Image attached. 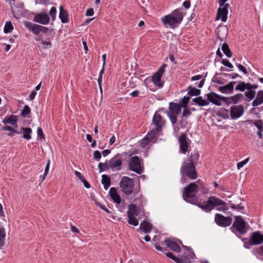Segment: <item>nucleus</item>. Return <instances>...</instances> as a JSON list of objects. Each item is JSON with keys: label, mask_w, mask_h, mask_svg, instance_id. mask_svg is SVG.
<instances>
[{"label": "nucleus", "mask_w": 263, "mask_h": 263, "mask_svg": "<svg viewBox=\"0 0 263 263\" xmlns=\"http://www.w3.org/2000/svg\"><path fill=\"white\" fill-rule=\"evenodd\" d=\"M198 186L195 183H190L184 188L183 199L193 204H195L206 212H210L219 205H224L226 202L216 196L210 197L207 201H198L196 195Z\"/></svg>", "instance_id": "f257e3e1"}, {"label": "nucleus", "mask_w": 263, "mask_h": 263, "mask_svg": "<svg viewBox=\"0 0 263 263\" xmlns=\"http://www.w3.org/2000/svg\"><path fill=\"white\" fill-rule=\"evenodd\" d=\"M183 15L180 9H176L168 15L161 17L163 25L168 28L173 29L178 26L183 20Z\"/></svg>", "instance_id": "f03ea898"}, {"label": "nucleus", "mask_w": 263, "mask_h": 263, "mask_svg": "<svg viewBox=\"0 0 263 263\" xmlns=\"http://www.w3.org/2000/svg\"><path fill=\"white\" fill-rule=\"evenodd\" d=\"M180 173L182 175L181 182L182 183L185 182L184 176L191 180H195L197 178V173L196 171L195 165L194 163V159L192 155L189 157V162L184 164L180 168Z\"/></svg>", "instance_id": "7ed1b4c3"}, {"label": "nucleus", "mask_w": 263, "mask_h": 263, "mask_svg": "<svg viewBox=\"0 0 263 263\" xmlns=\"http://www.w3.org/2000/svg\"><path fill=\"white\" fill-rule=\"evenodd\" d=\"M235 220L230 230L236 235L238 233L240 235L245 234L248 230L249 226L247 224L241 216H234Z\"/></svg>", "instance_id": "20e7f679"}, {"label": "nucleus", "mask_w": 263, "mask_h": 263, "mask_svg": "<svg viewBox=\"0 0 263 263\" xmlns=\"http://www.w3.org/2000/svg\"><path fill=\"white\" fill-rule=\"evenodd\" d=\"M121 191L126 196H130L133 193L134 195L136 193L134 192V181L133 179H132L128 177L124 176L123 177L119 183Z\"/></svg>", "instance_id": "39448f33"}, {"label": "nucleus", "mask_w": 263, "mask_h": 263, "mask_svg": "<svg viewBox=\"0 0 263 263\" xmlns=\"http://www.w3.org/2000/svg\"><path fill=\"white\" fill-rule=\"evenodd\" d=\"M244 247L249 249L250 246L260 245L263 242V234L260 231H255L251 233L249 238H242Z\"/></svg>", "instance_id": "423d86ee"}, {"label": "nucleus", "mask_w": 263, "mask_h": 263, "mask_svg": "<svg viewBox=\"0 0 263 263\" xmlns=\"http://www.w3.org/2000/svg\"><path fill=\"white\" fill-rule=\"evenodd\" d=\"M181 110V105L180 104L173 102L169 103L168 111L167 112V115L173 125L176 124L177 115L180 113Z\"/></svg>", "instance_id": "0eeeda50"}, {"label": "nucleus", "mask_w": 263, "mask_h": 263, "mask_svg": "<svg viewBox=\"0 0 263 263\" xmlns=\"http://www.w3.org/2000/svg\"><path fill=\"white\" fill-rule=\"evenodd\" d=\"M167 66L166 64H163L158 70L152 77V81L154 84L159 88H162L164 85V82L161 81V78L165 71V68Z\"/></svg>", "instance_id": "6e6552de"}, {"label": "nucleus", "mask_w": 263, "mask_h": 263, "mask_svg": "<svg viewBox=\"0 0 263 263\" xmlns=\"http://www.w3.org/2000/svg\"><path fill=\"white\" fill-rule=\"evenodd\" d=\"M179 152L185 154L189 151L191 141L187 137L185 133H181L178 137Z\"/></svg>", "instance_id": "1a4fd4ad"}, {"label": "nucleus", "mask_w": 263, "mask_h": 263, "mask_svg": "<svg viewBox=\"0 0 263 263\" xmlns=\"http://www.w3.org/2000/svg\"><path fill=\"white\" fill-rule=\"evenodd\" d=\"M129 167L130 170L138 174H141L143 172L142 167L140 164V159L137 156L132 157L130 158L129 162Z\"/></svg>", "instance_id": "9d476101"}, {"label": "nucleus", "mask_w": 263, "mask_h": 263, "mask_svg": "<svg viewBox=\"0 0 263 263\" xmlns=\"http://www.w3.org/2000/svg\"><path fill=\"white\" fill-rule=\"evenodd\" d=\"M215 221L220 227H227L232 224V218L230 216L226 217L222 214L217 213L215 215Z\"/></svg>", "instance_id": "9b49d317"}, {"label": "nucleus", "mask_w": 263, "mask_h": 263, "mask_svg": "<svg viewBox=\"0 0 263 263\" xmlns=\"http://www.w3.org/2000/svg\"><path fill=\"white\" fill-rule=\"evenodd\" d=\"M110 169L113 171H120L122 168V159L119 154L115 155L109 160Z\"/></svg>", "instance_id": "f8f14e48"}, {"label": "nucleus", "mask_w": 263, "mask_h": 263, "mask_svg": "<svg viewBox=\"0 0 263 263\" xmlns=\"http://www.w3.org/2000/svg\"><path fill=\"white\" fill-rule=\"evenodd\" d=\"M36 37H35L36 41L40 42L43 47L45 48H50L51 46V42L50 41V37L52 36H49L48 34H35Z\"/></svg>", "instance_id": "ddd939ff"}, {"label": "nucleus", "mask_w": 263, "mask_h": 263, "mask_svg": "<svg viewBox=\"0 0 263 263\" xmlns=\"http://www.w3.org/2000/svg\"><path fill=\"white\" fill-rule=\"evenodd\" d=\"M25 25L29 31L33 33H47L48 31L47 28L35 24H32L30 22H25Z\"/></svg>", "instance_id": "4468645a"}, {"label": "nucleus", "mask_w": 263, "mask_h": 263, "mask_svg": "<svg viewBox=\"0 0 263 263\" xmlns=\"http://www.w3.org/2000/svg\"><path fill=\"white\" fill-rule=\"evenodd\" d=\"M230 109L231 118L233 120L240 117L244 112L243 106L242 105L232 106Z\"/></svg>", "instance_id": "2eb2a0df"}, {"label": "nucleus", "mask_w": 263, "mask_h": 263, "mask_svg": "<svg viewBox=\"0 0 263 263\" xmlns=\"http://www.w3.org/2000/svg\"><path fill=\"white\" fill-rule=\"evenodd\" d=\"M229 7V5L226 4L223 6L218 8L216 16L217 20H221L223 22L227 21Z\"/></svg>", "instance_id": "dca6fc26"}, {"label": "nucleus", "mask_w": 263, "mask_h": 263, "mask_svg": "<svg viewBox=\"0 0 263 263\" xmlns=\"http://www.w3.org/2000/svg\"><path fill=\"white\" fill-rule=\"evenodd\" d=\"M207 97V101L209 103L211 102L217 106H221V96L219 95L214 92L211 91L206 95Z\"/></svg>", "instance_id": "f3484780"}, {"label": "nucleus", "mask_w": 263, "mask_h": 263, "mask_svg": "<svg viewBox=\"0 0 263 263\" xmlns=\"http://www.w3.org/2000/svg\"><path fill=\"white\" fill-rule=\"evenodd\" d=\"M153 124H154L157 130H162V126L164 125L165 120L162 117L157 111L155 113L152 120Z\"/></svg>", "instance_id": "a211bd4d"}, {"label": "nucleus", "mask_w": 263, "mask_h": 263, "mask_svg": "<svg viewBox=\"0 0 263 263\" xmlns=\"http://www.w3.org/2000/svg\"><path fill=\"white\" fill-rule=\"evenodd\" d=\"M34 21L35 22L46 25L49 23L50 18L46 13H39L35 15Z\"/></svg>", "instance_id": "6ab92c4d"}, {"label": "nucleus", "mask_w": 263, "mask_h": 263, "mask_svg": "<svg viewBox=\"0 0 263 263\" xmlns=\"http://www.w3.org/2000/svg\"><path fill=\"white\" fill-rule=\"evenodd\" d=\"M164 242L167 247L174 252H179L181 251L180 246L176 242L170 239H166Z\"/></svg>", "instance_id": "aec40b11"}, {"label": "nucleus", "mask_w": 263, "mask_h": 263, "mask_svg": "<svg viewBox=\"0 0 263 263\" xmlns=\"http://www.w3.org/2000/svg\"><path fill=\"white\" fill-rule=\"evenodd\" d=\"M18 120V117L15 115H10L9 117L6 118L3 120V123L4 124H10L14 127H17V121Z\"/></svg>", "instance_id": "412c9836"}, {"label": "nucleus", "mask_w": 263, "mask_h": 263, "mask_svg": "<svg viewBox=\"0 0 263 263\" xmlns=\"http://www.w3.org/2000/svg\"><path fill=\"white\" fill-rule=\"evenodd\" d=\"M109 194L110 197L115 203L120 204L121 202V197L120 195L117 193L116 188L111 187L109 190Z\"/></svg>", "instance_id": "4be33fe9"}, {"label": "nucleus", "mask_w": 263, "mask_h": 263, "mask_svg": "<svg viewBox=\"0 0 263 263\" xmlns=\"http://www.w3.org/2000/svg\"><path fill=\"white\" fill-rule=\"evenodd\" d=\"M152 225L147 221H142L140 225V229L145 233H149L151 232Z\"/></svg>", "instance_id": "5701e85b"}, {"label": "nucleus", "mask_w": 263, "mask_h": 263, "mask_svg": "<svg viewBox=\"0 0 263 263\" xmlns=\"http://www.w3.org/2000/svg\"><path fill=\"white\" fill-rule=\"evenodd\" d=\"M192 101L199 106H204L209 105V102L207 100H204L201 96L194 98Z\"/></svg>", "instance_id": "b1692460"}, {"label": "nucleus", "mask_w": 263, "mask_h": 263, "mask_svg": "<svg viewBox=\"0 0 263 263\" xmlns=\"http://www.w3.org/2000/svg\"><path fill=\"white\" fill-rule=\"evenodd\" d=\"M166 255L167 257L171 258L173 260H174L177 263H187L190 262V261L188 260V259H186L185 258H179L176 256H175L172 253L167 252L166 253Z\"/></svg>", "instance_id": "393cba45"}, {"label": "nucleus", "mask_w": 263, "mask_h": 263, "mask_svg": "<svg viewBox=\"0 0 263 263\" xmlns=\"http://www.w3.org/2000/svg\"><path fill=\"white\" fill-rule=\"evenodd\" d=\"M217 89L223 93L231 94L234 91L233 89L231 87V85H229V83L222 86H218Z\"/></svg>", "instance_id": "a878e982"}, {"label": "nucleus", "mask_w": 263, "mask_h": 263, "mask_svg": "<svg viewBox=\"0 0 263 263\" xmlns=\"http://www.w3.org/2000/svg\"><path fill=\"white\" fill-rule=\"evenodd\" d=\"M128 216H138L137 206L135 204L131 203L128 205V210L127 212Z\"/></svg>", "instance_id": "bb28decb"}, {"label": "nucleus", "mask_w": 263, "mask_h": 263, "mask_svg": "<svg viewBox=\"0 0 263 263\" xmlns=\"http://www.w3.org/2000/svg\"><path fill=\"white\" fill-rule=\"evenodd\" d=\"M101 183L103 185L105 190L108 189L111 184V181L109 177L107 175H103L102 176Z\"/></svg>", "instance_id": "cd10ccee"}, {"label": "nucleus", "mask_w": 263, "mask_h": 263, "mask_svg": "<svg viewBox=\"0 0 263 263\" xmlns=\"http://www.w3.org/2000/svg\"><path fill=\"white\" fill-rule=\"evenodd\" d=\"M187 90L188 91L187 94L191 96H198L201 93L200 89H197L192 86H189Z\"/></svg>", "instance_id": "c85d7f7f"}, {"label": "nucleus", "mask_w": 263, "mask_h": 263, "mask_svg": "<svg viewBox=\"0 0 263 263\" xmlns=\"http://www.w3.org/2000/svg\"><path fill=\"white\" fill-rule=\"evenodd\" d=\"M59 17L63 23H67L68 20V13L66 11L63 9L62 6L60 7Z\"/></svg>", "instance_id": "c756f323"}, {"label": "nucleus", "mask_w": 263, "mask_h": 263, "mask_svg": "<svg viewBox=\"0 0 263 263\" xmlns=\"http://www.w3.org/2000/svg\"><path fill=\"white\" fill-rule=\"evenodd\" d=\"M23 131V137L27 140H30L31 138V134L32 133V129L29 127H22L21 132Z\"/></svg>", "instance_id": "7c9ffc66"}, {"label": "nucleus", "mask_w": 263, "mask_h": 263, "mask_svg": "<svg viewBox=\"0 0 263 263\" xmlns=\"http://www.w3.org/2000/svg\"><path fill=\"white\" fill-rule=\"evenodd\" d=\"M191 114L192 112L190 109H187V107H184L180 121V125H182L184 119H186L187 117H190Z\"/></svg>", "instance_id": "2f4dec72"}, {"label": "nucleus", "mask_w": 263, "mask_h": 263, "mask_svg": "<svg viewBox=\"0 0 263 263\" xmlns=\"http://www.w3.org/2000/svg\"><path fill=\"white\" fill-rule=\"evenodd\" d=\"M98 168L99 172L101 173L104 171L107 170L110 168V165H109V161H106L105 163L100 162L98 164Z\"/></svg>", "instance_id": "473e14b6"}, {"label": "nucleus", "mask_w": 263, "mask_h": 263, "mask_svg": "<svg viewBox=\"0 0 263 263\" xmlns=\"http://www.w3.org/2000/svg\"><path fill=\"white\" fill-rule=\"evenodd\" d=\"M242 99H243V96L241 93H237L230 97V99L232 100V102L234 104L238 103V102Z\"/></svg>", "instance_id": "72a5a7b5"}, {"label": "nucleus", "mask_w": 263, "mask_h": 263, "mask_svg": "<svg viewBox=\"0 0 263 263\" xmlns=\"http://www.w3.org/2000/svg\"><path fill=\"white\" fill-rule=\"evenodd\" d=\"M222 50L224 54L228 57L231 58L232 57V52L226 43H224L222 46Z\"/></svg>", "instance_id": "f704fd0d"}, {"label": "nucleus", "mask_w": 263, "mask_h": 263, "mask_svg": "<svg viewBox=\"0 0 263 263\" xmlns=\"http://www.w3.org/2000/svg\"><path fill=\"white\" fill-rule=\"evenodd\" d=\"M31 113L30 108L28 105H25L24 107V108L21 112V116L23 118L28 117L29 115Z\"/></svg>", "instance_id": "c9c22d12"}, {"label": "nucleus", "mask_w": 263, "mask_h": 263, "mask_svg": "<svg viewBox=\"0 0 263 263\" xmlns=\"http://www.w3.org/2000/svg\"><path fill=\"white\" fill-rule=\"evenodd\" d=\"M256 92L255 90L247 91L245 92V96L247 98V101H250L255 97Z\"/></svg>", "instance_id": "e433bc0d"}, {"label": "nucleus", "mask_w": 263, "mask_h": 263, "mask_svg": "<svg viewBox=\"0 0 263 263\" xmlns=\"http://www.w3.org/2000/svg\"><path fill=\"white\" fill-rule=\"evenodd\" d=\"M5 231L4 228L0 229V249L5 245Z\"/></svg>", "instance_id": "4c0bfd02"}, {"label": "nucleus", "mask_w": 263, "mask_h": 263, "mask_svg": "<svg viewBox=\"0 0 263 263\" xmlns=\"http://www.w3.org/2000/svg\"><path fill=\"white\" fill-rule=\"evenodd\" d=\"M135 216H128V222L131 225L137 226L139 224V221Z\"/></svg>", "instance_id": "58836bf2"}, {"label": "nucleus", "mask_w": 263, "mask_h": 263, "mask_svg": "<svg viewBox=\"0 0 263 263\" xmlns=\"http://www.w3.org/2000/svg\"><path fill=\"white\" fill-rule=\"evenodd\" d=\"M246 83L244 81H239L238 85L235 87V90L244 91L246 89Z\"/></svg>", "instance_id": "ea45409f"}, {"label": "nucleus", "mask_w": 263, "mask_h": 263, "mask_svg": "<svg viewBox=\"0 0 263 263\" xmlns=\"http://www.w3.org/2000/svg\"><path fill=\"white\" fill-rule=\"evenodd\" d=\"M161 132L160 130H157V128L155 127V129H152L149 133L147 134V136H148L152 140L156 138L157 135L158 133Z\"/></svg>", "instance_id": "a19ab883"}, {"label": "nucleus", "mask_w": 263, "mask_h": 263, "mask_svg": "<svg viewBox=\"0 0 263 263\" xmlns=\"http://www.w3.org/2000/svg\"><path fill=\"white\" fill-rule=\"evenodd\" d=\"M13 27L11 22H7L4 28V33H9L12 31Z\"/></svg>", "instance_id": "79ce46f5"}, {"label": "nucleus", "mask_w": 263, "mask_h": 263, "mask_svg": "<svg viewBox=\"0 0 263 263\" xmlns=\"http://www.w3.org/2000/svg\"><path fill=\"white\" fill-rule=\"evenodd\" d=\"M253 124L258 128V131H263V121L261 120H255Z\"/></svg>", "instance_id": "37998d69"}, {"label": "nucleus", "mask_w": 263, "mask_h": 263, "mask_svg": "<svg viewBox=\"0 0 263 263\" xmlns=\"http://www.w3.org/2000/svg\"><path fill=\"white\" fill-rule=\"evenodd\" d=\"M152 139H150L148 136H146L141 141L140 145L142 147H144L147 146L151 141Z\"/></svg>", "instance_id": "c03bdc74"}, {"label": "nucleus", "mask_w": 263, "mask_h": 263, "mask_svg": "<svg viewBox=\"0 0 263 263\" xmlns=\"http://www.w3.org/2000/svg\"><path fill=\"white\" fill-rule=\"evenodd\" d=\"M2 130L5 131H10L11 133L17 134H20L21 133V131L17 130L16 129H14L12 127L10 126L6 125L5 126H3L2 127Z\"/></svg>", "instance_id": "a18cd8bd"}, {"label": "nucleus", "mask_w": 263, "mask_h": 263, "mask_svg": "<svg viewBox=\"0 0 263 263\" xmlns=\"http://www.w3.org/2000/svg\"><path fill=\"white\" fill-rule=\"evenodd\" d=\"M190 99V97L188 96H184L181 100L180 101V103H181V104H180L181 105V107H187V104L188 103V102L189 101Z\"/></svg>", "instance_id": "49530a36"}, {"label": "nucleus", "mask_w": 263, "mask_h": 263, "mask_svg": "<svg viewBox=\"0 0 263 263\" xmlns=\"http://www.w3.org/2000/svg\"><path fill=\"white\" fill-rule=\"evenodd\" d=\"M231 207L233 210H237L241 213H242V211L244 209V206L241 205L240 204L236 205L234 203H231Z\"/></svg>", "instance_id": "de8ad7c7"}, {"label": "nucleus", "mask_w": 263, "mask_h": 263, "mask_svg": "<svg viewBox=\"0 0 263 263\" xmlns=\"http://www.w3.org/2000/svg\"><path fill=\"white\" fill-rule=\"evenodd\" d=\"M255 255H263V245L253 250Z\"/></svg>", "instance_id": "09e8293b"}, {"label": "nucleus", "mask_w": 263, "mask_h": 263, "mask_svg": "<svg viewBox=\"0 0 263 263\" xmlns=\"http://www.w3.org/2000/svg\"><path fill=\"white\" fill-rule=\"evenodd\" d=\"M221 63L225 66H227L230 68H233V65L227 59H223L221 61Z\"/></svg>", "instance_id": "8fccbe9b"}, {"label": "nucleus", "mask_w": 263, "mask_h": 263, "mask_svg": "<svg viewBox=\"0 0 263 263\" xmlns=\"http://www.w3.org/2000/svg\"><path fill=\"white\" fill-rule=\"evenodd\" d=\"M56 13H57V9L55 8V7H52L51 8V9L50 10L49 14L51 16V18H52L53 20H54V18H55Z\"/></svg>", "instance_id": "3c124183"}, {"label": "nucleus", "mask_w": 263, "mask_h": 263, "mask_svg": "<svg viewBox=\"0 0 263 263\" xmlns=\"http://www.w3.org/2000/svg\"><path fill=\"white\" fill-rule=\"evenodd\" d=\"M93 156L95 160L99 161L101 158V153L100 151L97 150L93 152Z\"/></svg>", "instance_id": "603ef678"}, {"label": "nucleus", "mask_w": 263, "mask_h": 263, "mask_svg": "<svg viewBox=\"0 0 263 263\" xmlns=\"http://www.w3.org/2000/svg\"><path fill=\"white\" fill-rule=\"evenodd\" d=\"M249 160V158H247L245 160H243V161H242L241 162H238L237 163V168L238 169H240L241 167H242L246 164L247 163V162H248Z\"/></svg>", "instance_id": "864d4df0"}, {"label": "nucleus", "mask_w": 263, "mask_h": 263, "mask_svg": "<svg viewBox=\"0 0 263 263\" xmlns=\"http://www.w3.org/2000/svg\"><path fill=\"white\" fill-rule=\"evenodd\" d=\"M160 243L158 242L155 243L154 245L155 248L156 250L161 252H165L167 250V249L165 248H163L160 247Z\"/></svg>", "instance_id": "5fc2aeb1"}, {"label": "nucleus", "mask_w": 263, "mask_h": 263, "mask_svg": "<svg viewBox=\"0 0 263 263\" xmlns=\"http://www.w3.org/2000/svg\"><path fill=\"white\" fill-rule=\"evenodd\" d=\"M96 204L97 205L99 206L101 209L105 211L106 213H110V211H109L106 208V206L98 201H96Z\"/></svg>", "instance_id": "6e6d98bb"}, {"label": "nucleus", "mask_w": 263, "mask_h": 263, "mask_svg": "<svg viewBox=\"0 0 263 263\" xmlns=\"http://www.w3.org/2000/svg\"><path fill=\"white\" fill-rule=\"evenodd\" d=\"M222 101L225 103L227 105H229L232 102V100L230 99V98H227L221 96V102Z\"/></svg>", "instance_id": "4d7b16f0"}, {"label": "nucleus", "mask_w": 263, "mask_h": 263, "mask_svg": "<svg viewBox=\"0 0 263 263\" xmlns=\"http://www.w3.org/2000/svg\"><path fill=\"white\" fill-rule=\"evenodd\" d=\"M237 67L238 68L239 70L241 71L244 74H248V72L247 71L246 68L240 64H236Z\"/></svg>", "instance_id": "13d9d810"}, {"label": "nucleus", "mask_w": 263, "mask_h": 263, "mask_svg": "<svg viewBox=\"0 0 263 263\" xmlns=\"http://www.w3.org/2000/svg\"><path fill=\"white\" fill-rule=\"evenodd\" d=\"M37 133L38 136L40 137V139L44 138V135L43 130L41 127H39L37 128Z\"/></svg>", "instance_id": "bf43d9fd"}, {"label": "nucleus", "mask_w": 263, "mask_h": 263, "mask_svg": "<svg viewBox=\"0 0 263 263\" xmlns=\"http://www.w3.org/2000/svg\"><path fill=\"white\" fill-rule=\"evenodd\" d=\"M221 74H222V76H230L231 77V78L232 79H234L236 78L237 77H239V74L238 73H231V74L222 73Z\"/></svg>", "instance_id": "052dcab7"}, {"label": "nucleus", "mask_w": 263, "mask_h": 263, "mask_svg": "<svg viewBox=\"0 0 263 263\" xmlns=\"http://www.w3.org/2000/svg\"><path fill=\"white\" fill-rule=\"evenodd\" d=\"M256 97L263 103V90L258 91Z\"/></svg>", "instance_id": "680f3d73"}, {"label": "nucleus", "mask_w": 263, "mask_h": 263, "mask_svg": "<svg viewBox=\"0 0 263 263\" xmlns=\"http://www.w3.org/2000/svg\"><path fill=\"white\" fill-rule=\"evenodd\" d=\"M262 103L259 100V98H256L252 102V106H257Z\"/></svg>", "instance_id": "e2e57ef3"}, {"label": "nucleus", "mask_w": 263, "mask_h": 263, "mask_svg": "<svg viewBox=\"0 0 263 263\" xmlns=\"http://www.w3.org/2000/svg\"><path fill=\"white\" fill-rule=\"evenodd\" d=\"M220 31L228 32L227 28L226 26H220L217 28V33H219Z\"/></svg>", "instance_id": "0e129e2a"}, {"label": "nucleus", "mask_w": 263, "mask_h": 263, "mask_svg": "<svg viewBox=\"0 0 263 263\" xmlns=\"http://www.w3.org/2000/svg\"><path fill=\"white\" fill-rule=\"evenodd\" d=\"M222 205V206H221V207H217L216 208V210L219 211H222V212H226L228 210L227 207V203L226 202V204Z\"/></svg>", "instance_id": "69168bd1"}, {"label": "nucleus", "mask_w": 263, "mask_h": 263, "mask_svg": "<svg viewBox=\"0 0 263 263\" xmlns=\"http://www.w3.org/2000/svg\"><path fill=\"white\" fill-rule=\"evenodd\" d=\"M203 78V76L201 74L196 75L191 78V81H194L201 79Z\"/></svg>", "instance_id": "338daca9"}, {"label": "nucleus", "mask_w": 263, "mask_h": 263, "mask_svg": "<svg viewBox=\"0 0 263 263\" xmlns=\"http://www.w3.org/2000/svg\"><path fill=\"white\" fill-rule=\"evenodd\" d=\"M81 181L83 183V184L86 188L89 189L90 187V185L84 178Z\"/></svg>", "instance_id": "774afa93"}]
</instances>
